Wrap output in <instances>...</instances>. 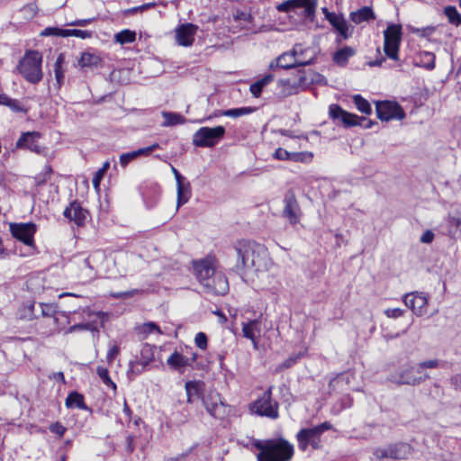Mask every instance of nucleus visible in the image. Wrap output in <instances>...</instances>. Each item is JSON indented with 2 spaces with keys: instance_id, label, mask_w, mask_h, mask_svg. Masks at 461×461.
Segmentation results:
<instances>
[{
  "instance_id": "nucleus-53",
  "label": "nucleus",
  "mask_w": 461,
  "mask_h": 461,
  "mask_svg": "<svg viewBox=\"0 0 461 461\" xmlns=\"http://www.w3.org/2000/svg\"><path fill=\"white\" fill-rule=\"evenodd\" d=\"M273 157L278 160H290V152L283 148H278L274 152Z\"/></svg>"
},
{
  "instance_id": "nucleus-60",
  "label": "nucleus",
  "mask_w": 461,
  "mask_h": 461,
  "mask_svg": "<svg viewBox=\"0 0 461 461\" xmlns=\"http://www.w3.org/2000/svg\"><path fill=\"white\" fill-rule=\"evenodd\" d=\"M60 307H62V311H61L62 314H63L64 316H66V317L68 316V314H70V313H72V312H76L77 311V309L79 308L78 304L74 303V304H73V307H71V308H68V309H67V308L65 307V302H64V301H62L61 303H59V308H60Z\"/></svg>"
},
{
  "instance_id": "nucleus-34",
  "label": "nucleus",
  "mask_w": 461,
  "mask_h": 461,
  "mask_svg": "<svg viewBox=\"0 0 461 461\" xmlns=\"http://www.w3.org/2000/svg\"><path fill=\"white\" fill-rule=\"evenodd\" d=\"M273 80L274 76L272 74H267L264 76L262 78L258 79V81L250 85L249 90L251 94L255 97H258L261 95L263 88L266 86L269 85Z\"/></svg>"
},
{
  "instance_id": "nucleus-24",
  "label": "nucleus",
  "mask_w": 461,
  "mask_h": 461,
  "mask_svg": "<svg viewBox=\"0 0 461 461\" xmlns=\"http://www.w3.org/2000/svg\"><path fill=\"white\" fill-rule=\"evenodd\" d=\"M327 20L337 30L343 40L350 37L351 33L349 32L348 25L341 14H327Z\"/></svg>"
},
{
  "instance_id": "nucleus-39",
  "label": "nucleus",
  "mask_w": 461,
  "mask_h": 461,
  "mask_svg": "<svg viewBox=\"0 0 461 461\" xmlns=\"http://www.w3.org/2000/svg\"><path fill=\"white\" fill-rule=\"evenodd\" d=\"M115 41L123 45L131 43L136 40V32L128 29L122 30L114 35Z\"/></svg>"
},
{
  "instance_id": "nucleus-26",
  "label": "nucleus",
  "mask_w": 461,
  "mask_h": 461,
  "mask_svg": "<svg viewBox=\"0 0 461 461\" xmlns=\"http://www.w3.org/2000/svg\"><path fill=\"white\" fill-rule=\"evenodd\" d=\"M349 17L356 24L375 19V13L369 6H364L355 12H351Z\"/></svg>"
},
{
  "instance_id": "nucleus-33",
  "label": "nucleus",
  "mask_w": 461,
  "mask_h": 461,
  "mask_svg": "<svg viewBox=\"0 0 461 461\" xmlns=\"http://www.w3.org/2000/svg\"><path fill=\"white\" fill-rule=\"evenodd\" d=\"M153 359V347L149 344H144L140 349V358L136 361V365L141 366V369H144Z\"/></svg>"
},
{
  "instance_id": "nucleus-31",
  "label": "nucleus",
  "mask_w": 461,
  "mask_h": 461,
  "mask_svg": "<svg viewBox=\"0 0 461 461\" xmlns=\"http://www.w3.org/2000/svg\"><path fill=\"white\" fill-rule=\"evenodd\" d=\"M255 111V108L252 107H240L228 109L223 111H218L213 114V116H227L231 118H238L244 115H248Z\"/></svg>"
},
{
  "instance_id": "nucleus-19",
  "label": "nucleus",
  "mask_w": 461,
  "mask_h": 461,
  "mask_svg": "<svg viewBox=\"0 0 461 461\" xmlns=\"http://www.w3.org/2000/svg\"><path fill=\"white\" fill-rule=\"evenodd\" d=\"M89 321L71 326L68 332L90 330L93 333L99 332V327L104 325L105 315L104 312H92L89 314Z\"/></svg>"
},
{
  "instance_id": "nucleus-25",
  "label": "nucleus",
  "mask_w": 461,
  "mask_h": 461,
  "mask_svg": "<svg viewBox=\"0 0 461 461\" xmlns=\"http://www.w3.org/2000/svg\"><path fill=\"white\" fill-rule=\"evenodd\" d=\"M185 389L187 396V402L193 403L195 399L203 397V384L199 381H188L185 384Z\"/></svg>"
},
{
  "instance_id": "nucleus-3",
  "label": "nucleus",
  "mask_w": 461,
  "mask_h": 461,
  "mask_svg": "<svg viewBox=\"0 0 461 461\" xmlns=\"http://www.w3.org/2000/svg\"><path fill=\"white\" fill-rule=\"evenodd\" d=\"M316 50L313 48L295 44L289 51L284 52L276 59V66L290 69L296 67L310 66L315 62Z\"/></svg>"
},
{
  "instance_id": "nucleus-1",
  "label": "nucleus",
  "mask_w": 461,
  "mask_h": 461,
  "mask_svg": "<svg viewBox=\"0 0 461 461\" xmlns=\"http://www.w3.org/2000/svg\"><path fill=\"white\" fill-rule=\"evenodd\" d=\"M236 264L233 271L246 280L250 274L266 272L272 266L267 249L256 241L240 240L234 243Z\"/></svg>"
},
{
  "instance_id": "nucleus-44",
  "label": "nucleus",
  "mask_w": 461,
  "mask_h": 461,
  "mask_svg": "<svg viewBox=\"0 0 461 461\" xmlns=\"http://www.w3.org/2000/svg\"><path fill=\"white\" fill-rule=\"evenodd\" d=\"M421 66L427 69L435 68V55L431 52L424 51L420 54Z\"/></svg>"
},
{
  "instance_id": "nucleus-38",
  "label": "nucleus",
  "mask_w": 461,
  "mask_h": 461,
  "mask_svg": "<svg viewBox=\"0 0 461 461\" xmlns=\"http://www.w3.org/2000/svg\"><path fill=\"white\" fill-rule=\"evenodd\" d=\"M93 32L86 30H78V29H60L59 28V37H69L74 36L80 39H87L91 38Z\"/></svg>"
},
{
  "instance_id": "nucleus-27",
  "label": "nucleus",
  "mask_w": 461,
  "mask_h": 461,
  "mask_svg": "<svg viewBox=\"0 0 461 461\" xmlns=\"http://www.w3.org/2000/svg\"><path fill=\"white\" fill-rule=\"evenodd\" d=\"M390 458L406 459L411 454V447L407 443L390 445Z\"/></svg>"
},
{
  "instance_id": "nucleus-17",
  "label": "nucleus",
  "mask_w": 461,
  "mask_h": 461,
  "mask_svg": "<svg viewBox=\"0 0 461 461\" xmlns=\"http://www.w3.org/2000/svg\"><path fill=\"white\" fill-rule=\"evenodd\" d=\"M429 378V374L416 375L414 366H406L401 369L393 378V381L399 384L416 385Z\"/></svg>"
},
{
  "instance_id": "nucleus-47",
  "label": "nucleus",
  "mask_w": 461,
  "mask_h": 461,
  "mask_svg": "<svg viewBox=\"0 0 461 461\" xmlns=\"http://www.w3.org/2000/svg\"><path fill=\"white\" fill-rule=\"evenodd\" d=\"M110 167V163L108 161H106L104 165H103V167L100 168L94 176L93 177V185H95V187H98L99 185H100V181L104 174V172L109 168Z\"/></svg>"
},
{
  "instance_id": "nucleus-14",
  "label": "nucleus",
  "mask_w": 461,
  "mask_h": 461,
  "mask_svg": "<svg viewBox=\"0 0 461 461\" xmlns=\"http://www.w3.org/2000/svg\"><path fill=\"white\" fill-rule=\"evenodd\" d=\"M10 230L14 238L23 241L29 247L33 246V235L36 231V226L33 223H12Z\"/></svg>"
},
{
  "instance_id": "nucleus-58",
  "label": "nucleus",
  "mask_w": 461,
  "mask_h": 461,
  "mask_svg": "<svg viewBox=\"0 0 461 461\" xmlns=\"http://www.w3.org/2000/svg\"><path fill=\"white\" fill-rule=\"evenodd\" d=\"M439 365L438 359H429L420 363V368H437Z\"/></svg>"
},
{
  "instance_id": "nucleus-30",
  "label": "nucleus",
  "mask_w": 461,
  "mask_h": 461,
  "mask_svg": "<svg viewBox=\"0 0 461 461\" xmlns=\"http://www.w3.org/2000/svg\"><path fill=\"white\" fill-rule=\"evenodd\" d=\"M177 207L186 203L191 197V187L188 181H183L176 185Z\"/></svg>"
},
{
  "instance_id": "nucleus-8",
  "label": "nucleus",
  "mask_w": 461,
  "mask_h": 461,
  "mask_svg": "<svg viewBox=\"0 0 461 461\" xmlns=\"http://www.w3.org/2000/svg\"><path fill=\"white\" fill-rule=\"evenodd\" d=\"M225 128L223 126H216L213 128L202 127L193 135V144L200 148L214 147L225 135Z\"/></svg>"
},
{
  "instance_id": "nucleus-16",
  "label": "nucleus",
  "mask_w": 461,
  "mask_h": 461,
  "mask_svg": "<svg viewBox=\"0 0 461 461\" xmlns=\"http://www.w3.org/2000/svg\"><path fill=\"white\" fill-rule=\"evenodd\" d=\"M198 26L193 23H184L177 26L175 30L176 41L179 46L189 47L194 41V36Z\"/></svg>"
},
{
  "instance_id": "nucleus-57",
  "label": "nucleus",
  "mask_w": 461,
  "mask_h": 461,
  "mask_svg": "<svg viewBox=\"0 0 461 461\" xmlns=\"http://www.w3.org/2000/svg\"><path fill=\"white\" fill-rule=\"evenodd\" d=\"M414 294H416V292L407 294L403 298L405 305L407 307H409L412 311V312H414V305H415Z\"/></svg>"
},
{
  "instance_id": "nucleus-63",
  "label": "nucleus",
  "mask_w": 461,
  "mask_h": 461,
  "mask_svg": "<svg viewBox=\"0 0 461 461\" xmlns=\"http://www.w3.org/2000/svg\"><path fill=\"white\" fill-rule=\"evenodd\" d=\"M276 9L279 11V12H284V13H288L290 11L293 10V7L289 2V0L287 1H285L281 4H279L277 6H276Z\"/></svg>"
},
{
  "instance_id": "nucleus-55",
  "label": "nucleus",
  "mask_w": 461,
  "mask_h": 461,
  "mask_svg": "<svg viewBox=\"0 0 461 461\" xmlns=\"http://www.w3.org/2000/svg\"><path fill=\"white\" fill-rule=\"evenodd\" d=\"M390 445L387 446V447H378L376 449H375L374 451V455L377 457V458H390Z\"/></svg>"
},
{
  "instance_id": "nucleus-20",
  "label": "nucleus",
  "mask_w": 461,
  "mask_h": 461,
  "mask_svg": "<svg viewBox=\"0 0 461 461\" xmlns=\"http://www.w3.org/2000/svg\"><path fill=\"white\" fill-rule=\"evenodd\" d=\"M41 134L38 131H27L22 133L16 142L17 149H26L35 153L41 154L42 147L39 144Z\"/></svg>"
},
{
  "instance_id": "nucleus-61",
  "label": "nucleus",
  "mask_w": 461,
  "mask_h": 461,
  "mask_svg": "<svg viewBox=\"0 0 461 461\" xmlns=\"http://www.w3.org/2000/svg\"><path fill=\"white\" fill-rule=\"evenodd\" d=\"M448 224L451 229H454L455 230L461 228V217H453L450 216L448 218Z\"/></svg>"
},
{
  "instance_id": "nucleus-4",
  "label": "nucleus",
  "mask_w": 461,
  "mask_h": 461,
  "mask_svg": "<svg viewBox=\"0 0 461 461\" xmlns=\"http://www.w3.org/2000/svg\"><path fill=\"white\" fill-rule=\"evenodd\" d=\"M320 77V74L313 71L299 69L294 78L280 79L277 85L281 87V94L288 96L307 89L312 83L317 82Z\"/></svg>"
},
{
  "instance_id": "nucleus-9",
  "label": "nucleus",
  "mask_w": 461,
  "mask_h": 461,
  "mask_svg": "<svg viewBox=\"0 0 461 461\" xmlns=\"http://www.w3.org/2000/svg\"><path fill=\"white\" fill-rule=\"evenodd\" d=\"M384 51L393 59H399V48L402 41V26L400 24H389L384 32Z\"/></svg>"
},
{
  "instance_id": "nucleus-7",
  "label": "nucleus",
  "mask_w": 461,
  "mask_h": 461,
  "mask_svg": "<svg viewBox=\"0 0 461 461\" xmlns=\"http://www.w3.org/2000/svg\"><path fill=\"white\" fill-rule=\"evenodd\" d=\"M331 424L329 421H325L318 426L302 429L296 435L298 441V447L302 451H305L309 445L314 449H318L321 447V434L331 429Z\"/></svg>"
},
{
  "instance_id": "nucleus-62",
  "label": "nucleus",
  "mask_w": 461,
  "mask_h": 461,
  "mask_svg": "<svg viewBox=\"0 0 461 461\" xmlns=\"http://www.w3.org/2000/svg\"><path fill=\"white\" fill-rule=\"evenodd\" d=\"M41 36L42 37H47V36H58V27H48V28H45L43 31H41V32L40 33Z\"/></svg>"
},
{
  "instance_id": "nucleus-56",
  "label": "nucleus",
  "mask_w": 461,
  "mask_h": 461,
  "mask_svg": "<svg viewBox=\"0 0 461 461\" xmlns=\"http://www.w3.org/2000/svg\"><path fill=\"white\" fill-rule=\"evenodd\" d=\"M119 352H120V348L118 346H116V345L112 346L109 348V350L107 352V356H106L108 363L111 364L113 361V359L118 356Z\"/></svg>"
},
{
  "instance_id": "nucleus-43",
  "label": "nucleus",
  "mask_w": 461,
  "mask_h": 461,
  "mask_svg": "<svg viewBox=\"0 0 461 461\" xmlns=\"http://www.w3.org/2000/svg\"><path fill=\"white\" fill-rule=\"evenodd\" d=\"M354 104L357 110L365 114H370L372 112L370 104L363 98L360 95H356L353 97Z\"/></svg>"
},
{
  "instance_id": "nucleus-36",
  "label": "nucleus",
  "mask_w": 461,
  "mask_h": 461,
  "mask_svg": "<svg viewBox=\"0 0 461 461\" xmlns=\"http://www.w3.org/2000/svg\"><path fill=\"white\" fill-rule=\"evenodd\" d=\"M65 403L68 408H77L80 410L87 409L84 402V396L77 392L70 393L67 397Z\"/></svg>"
},
{
  "instance_id": "nucleus-59",
  "label": "nucleus",
  "mask_w": 461,
  "mask_h": 461,
  "mask_svg": "<svg viewBox=\"0 0 461 461\" xmlns=\"http://www.w3.org/2000/svg\"><path fill=\"white\" fill-rule=\"evenodd\" d=\"M434 238V233L431 230H428L421 235L420 240L421 243L429 244L433 241Z\"/></svg>"
},
{
  "instance_id": "nucleus-15",
  "label": "nucleus",
  "mask_w": 461,
  "mask_h": 461,
  "mask_svg": "<svg viewBox=\"0 0 461 461\" xmlns=\"http://www.w3.org/2000/svg\"><path fill=\"white\" fill-rule=\"evenodd\" d=\"M198 357L197 353L192 352L190 357L184 356L178 351H174L167 359V365L173 370L183 374L185 367L191 366Z\"/></svg>"
},
{
  "instance_id": "nucleus-64",
  "label": "nucleus",
  "mask_w": 461,
  "mask_h": 461,
  "mask_svg": "<svg viewBox=\"0 0 461 461\" xmlns=\"http://www.w3.org/2000/svg\"><path fill=\"white\" fill-rule=\"evenodd\" d=\"M451 384L455 388H461V374L454 375L451 379Z\"/></svg>"
},
{
  "instance_id": "nucleus-48",
  "label": "nucleus",
  "mask_w": 461,
  "mask_h": 461,
  "mask_svg": "<svg viewBox=\"0 0 461 461\" xmlns=\"http://www.w3.org/2000/svg\"><path fill=\"white\" fill-rule=\"evenodd\" d=\"M140 331L142 333H145V334H150V333H153V332H158V333H161V330L159 329V327L155 323V322H152V321H149V322H147V323H144L140 328Z\"/></svg>"
},
{
  "instance_id": "nucleus-50",
  "label": "nucleus",
  "mask_w": 461,
  "mask_h": 461,
  "mask_svg": "<svg viewBox=\"0 0 461 461\" xmlns=\"http://www.w3.org/2000/svg\"><path fill=\"white\" fill-rule=\"evenodd\" d=\"M233 18L236 22H239L242 24L243 23H249L252 17L250 14L238 10L235 14H233Z\"/></svg>"
},
{
  "instance_id": "nucleus-35",
  "label": "nucleus",
  "mask_w": 461,
  "mask_h": 461,
  "mask_svg": "<svg viewBox=\"0 0 461 461\" xmlns=\"http://www.w3.org/2000/svg\"><path fill=\"white\" fill-rule=\"evenodd\" d=\"M414 314L422 316L427 312L428 297L423 293L414 294Z\"/></svg>"
},
{
  "instance_id": "nucleus-13",
  "label": "nucleus",
  "mask_w": 461,
  "mask_h": 461,
  "mask_svg": "<svg viewBox=\"0 0 461 461\" xmlns=\"http://www.w3.org/2000/svg\"><path fill=\"white\" fill-rule=\"evenodd\" d=\"M376 114L381 121L402 120L405 117V113L399 104L392 101L377 102Z\"/></svg>"
},
{
  "instance_id": "nucleus-45",
  "label": "nucleus",
  "mask_w": 461,
  "mask_h": 461,
  "mask_svg": "<svg viewBox=\"0 0 461 461\" xmlns=\"http://www.w3.org/2000/svg\"><path fill=\"white\" fill-rule=\"evenodd\" d=\"M312 157V153L308 151L290 152V160L294 162H310Z\"/></svg>"
},
{
  "instance_id": "nucleus-46",
  "label": "nucleus",
  "mask_w": 461,
  "mask_h": 461,
  "mask_svg": "<svg viewBox=\"0 0 461 461\" xmlns=\"http://www.w3.org/2000/svg\"><path fill=\"white\" fill-rule=\"evenodd\" d=\"M142 291L139 289H131L125 292H119V293H111V296L115 299H125L130 298L134 295L141 294Z\"/></svg>"
},
{
  "instance_id": "nucleus-12",
  "label": "nucleus",
  "mask_w": 461,
  "mask_h": 461,
  "mask_svg": "<svg viewBox=\"0 0 461 461\" xmlns=\"http://www.w3.org/2000/svg\"><path fill=\"white\" fill-rule=\"evenodd\" d=\"M330 115L333 119H340L346 127L359 125L364 128H370L372 125V122L367 121L366 118L348 113L337 104L330 106Z\"/></svg>"
},
{
  "instance_id": "nucleus-51",
  "label": "nucleus",
  "mask_w": 461,
  "mask_h": 461,
  "mask_svg": "<svg viewBox=\"0 0 461 461\" xmlns=\"http://www.w3.org/2000/svg\"><path fill=\"white\" fill-rule=\"evenodd\" d=\"M195 345L201 348L205 349L207 348V336L203 332H198L194 338Z\"/></svg>"
},
{
  "instance_id": "nucleus-49",
  "label": "nucleus",
  "mask_w": 461,
  "mask_h": 461,
  "mask_svg": "<svg viewBox=\"0 0 461 461\" xmlns=\"http://www.w3.org/2000/svg\"><path fill=\"white\" fill-rule=\"evenodd\" d=\"M159 145L158 143H154L149 147L146 148H140L137 150H134L135 157L138 158L139 156H149L152 151L158 149Z\"/></svg>"
},
{
  "instance_id": "nucleus-29",
  "label": "nucleus",
  "mask_w": 461,
  "mask_h": 461,
  "mask_svg": "<svg viewBox=\"0 0 461 461\" xmlns=\"http://www.w3.org/2000/svg\"><path fill=\"white\" fill-rule=\"evenodd\" d=\"M356 54V50L352 47L346 46L337 50L333 55V61L341 67H344L348 59Z\"/></svg>"
},
{
  "instance_id": "nucleus-6",
  "label": "nucleus",
  "mask_w": 461,
  "mask_h": 461,
  "mask_svg": "<svg viewBox=\"0 0 461 461\" xmlns=\"http://www.w3.org/2000/svg\"><path fill=\"white\" fill-rule=\"evenodd\" d=\"M272 389L273 386H270L260 397L250 403L249 411L252 413L271 420L278 419L279 404L272 398Z\"/></svg>"
},
{
  "instance_id": "nucleus-10",
  "label": "nucleus",
  "mask_w": 461,
  "mask_h": 461,
  "mask_svg": "<svg viewBox=\"0 0 461 461\" xmlns=\"http://www.w3.org/2000/svg\"><path fill=\"white\" fill-rule=\"evenodd\" d=\"M193 268L194 276H196L199 284L203 287H210L208 284V279L213 274H217L219 271H216L217 268V260L213 256H207L204 258L193 260Z\"/></svg>"
},
{
  "instance_id": "nucleus-22",
  "label": "nucleus",
  "mask_w": 461,
  "mask_h": 461,
  "mask_svg": "<svg viewBox=\"0 0 461 461\" xmlns=\"http://www.w3.org/2000/svg\"><path fill=\"white\" fill-rule=\"evenodd\" d=\"M261 320L255 319L242 323V335L251 340L254 348L258 347V338L261 336Z\"/></svg>"
},
{
  "instance_id": "nucleus-42",
  "label": "nucleus",
  "mask_w": 461,
  "mask_h": 461,
  "mask_svg": "<svg viewBox=\"0 0 461 461\" xmlns=\"http://www.w3.org/2000/svg\"><path fill=\"white\" fill-rule=\"evenodd\" d=\"M444 14L447 17L450 23L456 26L461 24V15L455 6L449 5L445 7Z\"/></svg>"
},
{
  "instance_id": "nucleus-28",
  "label": "nucleus",
  "mask_w": 461,
  "mask_h": 461,
  "mask_svg": "<svg viewBox=\"0 0 461 461\" xmlns=\"http://www.w3.org/2000/svg\"><path fill=\"white\" fill-rule=\"evenodd\" d=\"M293 10L296 8H304V14L312 17L315 14L317 0H289Z\"/></svg>"
},
{
  "instance_id": "nucleus-2",
  "label": "nucleus",
  "mask_w": 461,
  "mask_h": 461,
  "mask_svg": "<svg viewBox=\"0 0 461 461\" xmlns=\"http://www.w3.org/2000/svg\"><path fill=\"white\" fill-rule=\"evenodd\" d=\"M251 445L259 450L257 459L264 461H290L294 454V445L283 438L267 440L253 438Z\"/></svg>"
},
{
  "instance_id": "nucleus-32",
  "label": "nucleus",
  "mask_w": 461,
  "mask_h": 461,
  "mask_svg": "<svg viewBox=\"0 0 461 461\" xmlns=\"http://www.w3.org/2000/svg\"><path fill=\"white\" fill-rule=\"evenodd\" d=\"M161 115L165 119L162 123L163 127H171L178 124H184L186 121L183 115L177 113L162 112Z\"/></svg>"
},
{
  "instance_id": "nucleus-54",
  "label": "nucleus",
  "mask_w": 461,
  "mask_h": 461,
  "mask_svg": "<svg viewBox=\"0 0 461 461\" xmlns=\"http://www.w3.org/2000/svg\"><path fill=\"white\" fill-rule=\"evenodd\" d=\"M135 158L136 157L133 151L123 153L120 156V164L122 167H126L127 165Z\"/></svg>"
},
{
  "instance_id": "nucleus-5",
  "label": "nucleus",
  "mask_w": 461,
  "mask_h": 461,
  "mask_svg": "<svg viewBox=\"0 0 461 461\" xmlns=\"http://www.w3.org/2000/svg\"><path fill=\"white\" fill-rule=\"evenodd\" d=\"M42 57L36 50H28L19 61L17 70L29 82L37 83L42 77Z\"/></svg>"
},
{
  "instance_id": "nucleus-11",
  "label": "nucleus",
  "mask_w": 461,
  "mask_h": 461,
  "mask_svg": "<svg viewBox=\"0 0 461 461\" xmlns=\"http://www.w3.org/2000/svg\"><path fill=\"white\" fill-rule=\"evenodd\" d=\"M202 402L207 412L216 419H223L230 413V407L222 402L216 391L207 392L203 395Z\"/></svg>"
},
{
  "instance_id": "nucleus-18",
  "label": "nucleus",
  "mask_w": 461,
  "mask_h": 461,
  "mask_svg": "<svg viewBox=\"0 0 461 461\" xmlns=\"http://www.w3.org/2000/svg\"><path fill=\"white\" fill-rule=\"evenodd\" d=\"M207 282L210 285V287H203L206 294L212 295H224L229 291V282L222 272L213 274Z\"/></svg>"
},
{
  "instance_id": "nucleus-21",
  "label": "nucleus",
  "mask_w": 461,
  "mask_h": 461,
  "mask_svg": "<svg viewBox=\"0 0 461 461\" xmlns=\"http://www.w3.org/2000/svg\"><path fill=\"white\" fill-rule=\"evenodd\" d=\"M283 215L291 224H296L300 221V207L293 194H288L284 199Z\"/></svg>"
},
{
  "instance_id": "nucleus-23",
  "label": "nucleus",
  "mask_w": 461,
  "mask_h": 461,
  "mask_svg": "<svg viewBox=\"0 0 461 461\" xmlns=\"http://www.w3.org/2000/svg\"><path fill=\"white\" fill-rule=\"evenodd\" d=\"M87 213V211L83 209L80 203L77 202H72L70 205L64 210L63 212L65 218H67L69 221H73L77 226L84 224Z\"/></svg>"
},
{
  "instance_id": "nucleus-41",
  "label": "nucleus",
  "mask_w": 461,
  "mask_h": 461,
  "mask_svg": "<svg viewBox=\"0 0 461 461\" xmlns=\"http://www.w3.org/2000/svg\"><path fill=\"white\" fill-rule=\"evenodd\" d=\"M96 373L102 382L109 388L113 389L114 392H116L117 386L115 383L111 379L109 375L108 369L104 366H97Z\"/></svg>"
},
{
  "instance_id": "nucleus-52",
  "label": "nucleus",
  "mask_w": 461,
  "mask_h": 461,
  "mask_svg": "<svg viewBox=\"0 0 461 461\" xmlns=\"http://www.w3.org/2000/svg\"><path fill=\"white\" fill-rule=\"evenodd\" d=\"M404 310L400 308H388L384 310V313L386 317L391 319H397L403 315Z\"/></svg>"
},
{
  "instance_id": "nucleus-40",
  "label": "nucleus",
  "mask_w": 461,
  "mask_h": 461,
  "mask_svg": "<svg viewBox=\"0 0 461 461\" xmlns=\"http://www.w3.org/2000/svg\"><path fill=\"white\" fill-rule=\"evenodd\" d=\"M39 308L41 312L45 317H51L54 322L58 321V305L55 303H40Z\"/></svg>"
},
{
  "instance_id": "nucleus-37",
  "label": "nucleus",
  "mask_w": 461,
  "mask_h": 461,
  "mask_svg": "<svg viewBox=\"0 0 461 461\" xmlns=\"http://www.w3.org/2000/svg\"><path fill=\"white\" fill-rule=\"evenodd\" d=\"M101 62V59L98 55L91 52H83L79 59V65L81 67L95 68Z\"/></svg>"
}]
</instances>
